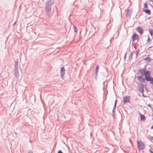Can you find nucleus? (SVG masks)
<instances>
[{"label": "nucleus", "mask_w": 153, "mask_h": 153, "mask_svg": "<svg viewBox=\"0 0 153 153\" xmlns=\"http://www.w3.org/2000/svg\"><path fill=\"white\" fill-rule=\"evenodd\" d=\"M150 71L147 70L146 66H145L143 68H141L138 71L137 74H140V75L137 77V80L140 82H144L146 77L149 73Z\"/></svg>", "instance_id": "nucleus-1"}, {"label": "nucleus", "mask_w": 153, "mask_h": 153, "mask_svg": "<svg viewBox=\"0 0 153 153\" xmlns=\"http://www.w3.org/2000/svg\"><path fill=\"white\" fill-rule=\"evenodd\" d=\"M54 3V0H48L45 4V8L46 12V15L48 16V19L50 17L52 6Z\"/></svg>", "instance_id": "nucleus-2"}, {"label": "nucleus", "mask_w": 153, "mask_h": 153, "mask_svg": "<svg viewBox=\"0 0 153 153\" xmlns=\"http://www.w3.org/2000/svg\"><path fill=\"white\" fill-rule=\"evenodd\" d=\"M138 148L139 150L143 149L145 147V145L144 142L139 141L137 140V141Z\"/></svg>", "instance_id": "nucleus-3"}, {"label": "nucleus", "mask_w": 153, "mask_h": 153, "mask_svg": "<svg viewBox=\"0 0 153 153\" xmlns=\"http://www.w3.org/2000/svg\"><path fill=\"white\" fill-rule=\"evenodd\" d=\"M147 76L146 77L145 80L147 82H150L149 83L153 85V77L151 76V71L149 72Z\"/></svg>", "instance_id": "nucleus-4"}, {"label": "nucleus", "mask_w": 153, "mask_h": 153, "mask_svg": "<svg viewBox=\"0 0 153 153\" xmlns=\"http://www.w3.org/2000/svg\"><path fill=\"white\" fill-rule=\"evenodd\" d=\"M130 97L129 96H126L123 97V103L125 104L127 103H130Z\"/></svg>", "instance_id": "nucleus-5"}, {"label": "nucleus", "mask_w": 153, "mask_h": 153, "mask_svg": "<svg viewBox=\"0 0 153 153\" xmlns=\"http://www.w3.org/2000/svg\"><path fill=\"white\" fill-rule=\"evenodd\" d=\"M140 87L138 88V90L140 93H142V94L144 92V86L142 83H140Z\"/></svg>", "instance_id": "nucleus-6"}, {"label": "nucleus", "mask_w": 153, "mask_h": 153, "mask_svg": "<svg viewBox=\"0 0 153 153\" xmlns=\"http://www.w3.org/2000/svg\"><path fill=\"white\" fill-rule=\"evenodd\" d=\"M65 69L64 67L61 68L60 70L61 76L62 79L64 78V76L65 74Z\"/></svg>", "instance_id": "nucleus-7"}, {"label": "nucleus", "mask_w": 153, "mask_h": 153, "mask_svg": "<svg viewBox=\"0 0 153 153\" xmlns=\"http://www.w3.org/2000/svg\"><path fill=\"white\" fill-rule=\"evenodd\" d=\"M14 74L16 77H19L18 68H14Z\"/></svg>", "instance_id": "nucleus-8"}, {"label": "nucleus", "mask_w": 153, "mask_h": 153, "mask_svg": "<svg viewBox=\"0 0 153 153\" xmlns=\"http://www.w3.org/2000/svg\"><path fill=\"white\" fill-rule=\"evenodd\" d=\"M132 12V9L128 10V9L126 13V17H129L130 18L131 16Z\"/></svg>", "instance_id": "nucleus-9"}, {"label": "nucleus", "mask_w": 153, "mask_h": 153, "mask_svg": "<svg viewBox=\"0 0 153 153\" xmlns=\"http://www.w3.org/2000/svg\"><path fill=\"white\" fill-rule=\"evenodd\" d=\"M139 38V36L136 33H134L132 36V38L133 42L138 39Z\"/></svg>", "instance_id": "nucleus-10"}, {"label": "nucleus", "mask_w": 153, "mask_h": 153, "mask_svg": "<svg viewBox=\"0 0 153 153\" xmlns=\"http://www.w3.org/2000/svg\"><path fill=\"white\" fill-rule=\"evenodd\" d=\"M137 30L139 33L142 34L143 33V28L140 26H138L137 28Z\"/></svg>", "instance_id": "nucleus-11"}, {"label": "nucleus", "mask_w": 153, "mask_h": 153, "mask_svg": "<svg viewBox=\"0 0 153 153\" xmlns=\"http://www.w3.org/2000/svg\"><path fill=\"white\" fill-rule=\"evenodd\" d=\"M99 66L98 65L96 66V68L95 69V78L96 79L97 76L98 72L99 69Z\"/></svg>", "instance_id": "nucleus-12"}, {"label": "nucleus", "mask_w": 153, "mask_h": 153, "mask_svg": "<svg viewBox=\"0 0 153 153\" xmlns=\"http://www.w3.org/2000/svg\"><path fill=\"white\" fill-rule=\"evenodd\" d=\"M139 114L141 121H145L146 120V117L144 115L141 114L140 113H139Z\"/></svg>", "instance_id": "nucleus-13"}, {"label": "nucleus", "mask_w": 153, "mask_h": 153, "mask_svg": "<svg viewBox=\"0 0 153 153\" xmlns=\"http://www.w3.org/2000/svg\"><path fill=\"white\" fill-rule=\"evenodd\" d=\"M18 62L19 59H17L15 61L14 64V68H18Z\"/></svg>", "instance_id": "nucleus-14"}, {"label": "nucleus", "mask_w": 153, "mask_h": 153, "mask_svg": "<svg viewBox=\"0 0 153 153\" xmlns=\"http://www.w3.org/2000/svg\"><path fill=\"white\" fill-rule=\"evenodd\" d=\"M143 10L147 14L149 15L151 14V12L150 10L149 9H143Z\"/></svg>", "instance_id": "nucleus-15"}, {"label": "nucleus", "mask_w": 153, "mask_h": 153, "mask_svg": "<svg viewBox=\"0 0 153 153\" xmlns=\"http://www.w3.org/2000/svg\"><path fill=\"white\" fill-rule=\"evenodd\" d=\"M144 60H146L147 62H149L151 61V58L149 56H147L144 59Z\"/></svg>", "instance_id": "nucleus-16"}, {"label": "nucleus", "mask_w": 153, "mask_h": 153, "mask_svg": "<svg viewBox=\"0 0 153 153\" xmlns=\"http://www.w3.org/2000/svg\"><path fill=\"white\" fill-rule=\"evenodd\" d=\"M148 30L151 36H153V30L152 29L149 28V29Z\"/></svg>", "instance_id": "nucleus-17"}, {"label": "nucleus", "mask_w": 153, "mask_h": 153, "mask_svg": "<svg viewBox=\"0 0 153 153\" xmlns=\"http://www.w3.org/2000/svg\"><path fill=\"white\" fill-rule=\"evenodd\" d=\"M133 56V52H131V53L130 54L129 56V59L131 60L132 59Z\"/></svg>", "instance_id": "nucleus-18"}, {"label": "nucleus", "mask_w": 153, "mask_h": 153, "mask_svg": "<svg viewBox=\"0 0 153 153\" xmlns=\"http://www.w3.org/2000/svg\"><path fill=\"white\" fill-rule=\"evenodd\" d=\"M139 49H138V50L136 51V57H137L139 54Z\"/></svg>", "instance_id": "nucleus-19"}, {"label": "nucleus", "mask_w": 153, "mask_h": 153, "mask_svg": "<svg viewBox=\"0 0 153 153\" xmlns=\"http://www.w3.org/2000/svg\"><path fill=\"white\" fill-rule=\"evenodd\" d=\"M151 41V40L150 37H149V36H148V38L147 39V43H149Z\"/></svg>", "instance_id": "nucleus-20"}, {"label": "nucleus", "mask_w": 153, "mask_h": 153, "mask_svg": "<svg viewBox=\"0 0 153 153\" xmlns=\"http://www.w3.org/2000/svg\"><path fill=\"white\" fill-rule=\"evenodd\" d=\"M144 7L146 8H148L147 4L146 2H145L144 4Z\"/></svg>", "instance_id": "nucleus-21"}, {"label": "nucleus", "mask_w": 153, "mask_h": 153, "mask_svg": "<svg viewBox=\"0 0 153 153\" xmlns=\"http://www.w3.org/2000/svg\"><path fill=\"white\" fill-rule=\"evenodd\" d=\"M74 31L75 32H77V30L76 27L75 26H74Z\"/></svg>", "instance_id": "nucleus-22"}, {"label": "nucleus", "mask_w": 153, "mask_h": 153, "mask_svg": "<svg viewBox=\"0 0 153 153\" xmlns=\"http://www.w3.org/2000/svg\"><path fill=\"white\" fill-rule=\"evenodd\" d=\"M106 35L105 34V33H104L101 36L102 38L103 39Z\"/></svg>", "instance_id": "nucleus-23"}, {"label": "nucleus", "mask_w": 153, "mask_h": 153, "mask_svg": "<svg viewBox=\"0 0 153 153\" xmlns=\"http://www.w3.org/2000/svg\"><path fill=\"white\" fill-rule=\"evenodd\" d=\"M127 53V51L126 52V53H125V54L124 56V59L125 60H126V54Z\"/></svg>", "instance_id": "nucleus-24"}, {"label": "nucleus", "mask_w": 153, "mask_h": 153, "mask_svg": "<svg viewBox=\"0 0 153 153\" xmlns=\"http://www.w3.org/2000/svg\"><path fill=\"white\" fill-rule=\"evenodd\" d=\"M57 153H63L61 150H59L58 151Z\"/></svg>", "instance_id": "nucleus-25"}, {"label": "nucleus", "mask_w": 153, "mask_h": 153, "mask_svg": "<svg viewBox=\"0 0 153 153\" xmlns=\"http://www.w3.org/2000/svg\"><path fill=\"white\" fill-rule=\"evenodd\" d=\"M116 105H115V104L114 105V106L113 107V110H115V109L116 108Z\"/></svg>", "instance_id": "nucleus-26"}, {"label": "nucleus", "mask_w": 153, "mask_h": 153, "mask_svg": "<svg viewBox=\"0 0 153 153\" xmlns=\"http://www.w3.org/2000/svg\"><path fill=\"white\" fill-rule=\"evenodd\" d=\"M107 94H108V92H107V94H106V95H105V97H104V100H105L106 99V98H107L106 95Z\"/></svg>", "instance_id": "nucleus-27"}, {"label": "nucleus", "mask_w": 153, "mask_h": 153, "mask_svg": "<svg viewBox=\"0 0 153 153\" xmlns=\"http://www.w3.org/2000/svg\"><path fill=\"white\" fill-rule=\"evenodd\" d=\"M28 153H33L32 151L31 150H30L28 151Z\"/></svg>", "instance_id": "nucleus-28"}, {"label": "nucleus", "mask_w": 153, "mask_h": 153, "mask_svg": "<svg viewBox=\"0 0 153 153\" xmlns=\"http://www.w3.org/2000/svg\"><path fill=\"white\" fill-rule=\"evenodd\" d=\"M149 152L150 153H153V152L152 150L151 149H149Z\"/></svg>", "instance_id": "nucleus-29"}, {"label": "nucleus", "mask_w": 153, "mask_h": 153, "mask_svg": "<svg viewBox=\"0 0 153 153\" xmlns=\"http://www.w3.org/2000/svg\"><path fill=\"white\" fill-rule=\"evenodd\" d=\"M117 99H116L115 101L114 104L117 105Z\"/></svg>", "instance_id": "nucleus-30"}, {"label": "nucleus", "mask_w": 153, "mask_h": 153, "mask_svg": "<svg viewBox=\"0 0 153 153\" xmlns=\"http://www.w3.org/2000/svg\"><path fill=\"white\" fill-rule=\"evenodd\" d=\"M115 112V110H112V113L113 115L114 114V113Z\"/></svg>", "instance_id": "nucleus-31"}, {"label": "nucleus", "mask_w": 153, "mask_h": 153, "mask_svg": "<svg viewBox=\"0 0 153 153\" xmlns=\"http://www.w3.org/2000/svg\"><path fill=\"white\" fill-rule=\"evenodd\" d=\"M147 105L149 107H150V108L152 107L151 105L150 104H148Z\"/></svg>", "instance_id": "nucleus-32"}, {"label": "nucleus", "mask_w": 153, "mask_h": 153, "mask_svg": "<svg viewBox=\"0 0 153 153\" xmlns=\"http://www.w3.org/2000/svg\"><path fill=\"white\" fill-rule=\"evenodd\" d=\"M90 136L91 137H92V132H91L90 133Z\"/></svg>", "instance_id": "nucleus-33"}, {"label": "nucleus", "mask_w": 153, "mask_h": 153, "mask_svg": "<svg viewBox=\"0 0 153 153\" xmlns=\"http://www.w3.org/2000/svg\"><path fill=\"white\" fill-rule=\"evenodd\" d=\"M150 138L152 140H153V136L151 137Z\"/></svg>", "instance_id": "nucleus-34"}, {"label": "nucleus", "mask_w": 153, "mask_h": 153, "mask_svg": "<svg viewBox=\"0 0 153 153\" xmlns=\"http://www.w3.org/2000/svg\"><path fill=\"white\" fill-rule=\"evenodd\" d=\"M151 108L152 109V111H153V108H152V107Z\"/></svg>", "instance_id": "nucleus-35"}, {"label": "nucleus", "mask_w": 153, "mask_h": 153, "mask_svg": "<svg viewBox=\"0 0 153 153\" xmlns=\"http://www.w3.org/2000/svg\"><path fill=\"white\" fill-rule=\"evenodd\" d=\"M142 96H143V97H146V96H145L144 95V94H143H143Z\"/></svg>", "instance_id": "nucleus-36"}, {"label": "nucleus", "mask_w": 153, "mask_h": 153, "mask_svg": "<svg viewBox=\"0 0 153 153\" xmlns=\"http://www.w3.org/2000/svg\"><path fill=\"white\" fill-rule=\"evenodd\" d=\"M15 23H16V22L14 23L13 24V25H14L15 24Z\"/></svg>", "instance_id": "nucleus-37"}, {"label": "nucleus", "mask_w": 153, "mask_h": 153, "mask_svg": "<svg viewBox=\"0 0 153 153\" xmlns=\"http://www.w3.org/2000/svg\"><path fill=\"white\" fill-rule=\"evenodd\" d=\"M152 47H151H151H150L149 48H152Z\"/></svg>", "instance_id": "nucleus-38"}]
</instances>
